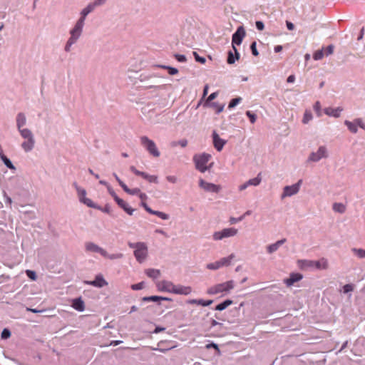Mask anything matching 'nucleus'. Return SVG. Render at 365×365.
<instances>
[{
    "label": "nucleus",
    "mask_w": 365,
    "mask_h": 365,
    "mask_svg": "<svg viewBox=\"0 0 365 365\" xmlns=\"http://www.w3.org/2000/svg\"><path fill=\"white\" fill-rule=\"evenodd\" d=\"M96 6V4H90L81 11V17L78 19L74 28L71 31V37L65 47V50L66 51L70 50V47L77 41L80 36L84 25L86 16L90 12H91Z\"/></svg>",
    "instance_id": "f257e3e1"
},
{
    "label": "nucleus",
    "mask_w": 365,
    "mask_h": 365,
    "mask_svg": "<svg viewBox=\"0 0 365 365\" xmlns=\"http://www.w3.org/2000/svg\"><path fill=\"white\" fill-rule=\"evenodd\" d=\"M235 287V282L230 280L223 283L217 284L210 287L207 290V293L210 295H215L217 294L228 293Z\"/></svg>",
    "instance_id": "f03ea898"
},
{
    "label": "nucleus",
    "mask_w": 365,
    "mask_h": 365,
    "mask_svg": "<svg viewBox=\"0 0 365 365\" xmlns=\"http://www.w3.org/2000/svg\"><path fill=\"white\" fill-rule=\"evenodd\" d=\"M210 158L211 155L207 153L195 155L193 157V160L195 163L196 168L201 173L205 172L209 168L207 164Z\"/></svg>",
    "instance_id": "7ed1b4c3"
},
{
    "label": "nucleus",
    "mask_w": 365,
    "mask_h": 365,
    "mask_svg": "<svg viewBox=\"0 0 365 365\" xmlns=\"http://www.w3.org/2000/svg\"><path fill=\"white\" fill-rule=\"evenodd\" d=\"M130 247L135 248L134 255L139 262H142L145 259L148 255V247L143 242L136 244H129Z\"/></svg>",
    "instance_id": "20e7f679"
},
{
    "label": "nucleus",
    "mask_w": 365,
    "mask_h": 365,
    "mask_svg": "<svg viewBox=\"0 0 365 365\" xmlns=\"http://www.w3.org/2000/svg\"><path fill=\"white\" fill-rule=\"evenodd\" d=\"M140 143L150 155L155 158L160 156V153L153 140L149 139L146 136H142L140 138Z\"/></svg>",
    "instance_id": "39448f33"
},
{
    "label": "nucleus",
    "mask_w": 365,
    "mask_h": 365,
    "mask_svg": "<svg viewBox=\"0 0 365 365\" xmlns=\"http://www.w3.org/2000/svg\"><path fill=\"white\" fill-rule=\"evenodd\" d=\"M245 36V31L242 26H240L236 32L232 35V45L235 53L236 59H239L240 54L235 47V45H240Z\"/></svg>",
    "instance_id": "423d86ee"
},
{
    "label": "nucleus",
    "mask_w": 365,
    "mask_h": 365,
    "mask_svg": "<svg viewBox=\"0 0 365 365\" xmlns=\"http://www.w3.org/2000/svg\"><path fill=\"white\" fill-rule=\"evenodd\" d=\"M237 234V230L234 227L225 228L213 234L215 240H220L225 237H232Z\"/></svg>",
    "instance_id": "0eeeda50"
},
{
    "label": "nucleus",
    "mask_w": 365,
    "mask_h": 365,
    "mask_svg": "<svg viewBox=\"0 0 365 365\" xmlns=\"http://www.w3.org/2000/svg\"><path fill=\"white\" fill-rule=\"evenodd\" d=\"M327 149L324 146L319 148L317 152L312 153L309 155V160L314 162H317L323 158H327Z\"/></svg>",
    "instance_id": "6e6552de"
},
{
    "label": "nucleus",
    "mask_w": 365,
    "mask_h": 365,
    "mask_svg": "<svg viewBox=\"0 0 365 365\" xmlns=\"http://www.w3.org/2000/svg\"><path fill=\"white\" fill-rule=\"evenodd\" d=\"M302 183V180H299V182L294 185L290 186H286L284 188V192L282 194V197L292 196L294 194H297L299 192L300 184Z\"/></svg>",
    "instance_id": "1a4fd4ad"
},
{
    "label": "nucleus",
    "mask_w": 365,
    "mask_h": 365,
    "mask_svg": "<svg viewBox=\"0 0 365 365\" xmlns=\"http://www.w3.org/2000/svg\"><path fill=\"white\" fill-rule=\"evenodd\" d=\"M158 290L173 293L175 284L170 281L163 280L156 284Z\"/></svg>",
    "instance_id": "9d476101"
},
{
    "label": "nucleus",
    "mask_w": 365,
    "mask_h": 365,
    "mask_svg": "<svg viewBox=\"0 0 365 365\" xmlns=\"http://www.w3.org/2000/svg\"><path fill=\"white\" fill-rule=\"evenodd\" d=\"M86 250L91 252L100 253L103 257H108L107 252L103 248L93 242H86L85 245Z\"/></svg>",
    "instance_id": "9b49d317"
},
{
    "label": "nucleus",
    "mask_w": 365,
    "mask_h": 365,
    "mask_svg": "<svg viewBox=\"0 0 365 365\" xmlns=\"http://www.w3.org/2000/svg\"><path fill=\"white\" fill-rule=\"evenodd\" d=\"M199 185L202 189L208 192H218L220 190L219 185L205 182L202 179L200 180Z\"/></svg>",
    "instance_id": "f8f14e48"
},
{
    "label": "nucleus",
    "mask_w": 365,
    "mask_h": 365,
    "mask_svg": "<svg viewBox=\"0 0 365 365\" xmlns=\"http://www.w3.org/2000/svg\"><path fill=\"white\" fill-rule=\"evenodd\" d=\"M192 292V288L189 286H182L180 284L174 286L173 293L176 294L188 295Z\"/></svg>",
    "instance_id": "ddd939ff"
},
{
    "label": "nucleus",
    "mask_w": 365,
    "mask_h": 365,
    "mask_svg": "<svg viewBox=\"0 0 365 365\" xmlns=\"http://www.w3.org/2000/svg\"><path fill=\"white\" fill-rule=\"evenodd\" d=\"M213 145L217 150L220 151L226 143V141L220 138L219 135L214 131L212 133Z\"/></svg>",
    "instance_id": "4468645a"
},
{
    "label": "nucleus",
    "mask_w": 365,
    "mask_h": 365,
    "mask_svg": "<svg viewBox=\"0 0 365 365\" xmlns=\"http://www.w3.org/2000/svg\"><path fill=\"white\" fill-rule=\"evenodd\" d=\"M87 283L96 287H103L108 284V282L102 275H97L93 281L88 282Z\"/></svg>",
    "instance_id": "2eb2a0df"
},
{
    "label": "nucleus",
    "mask_w": 365,
    "mask_h": 365,
    "mask_svg": "<svg viewBox=\"0 0 365 365\" xmlns=\"http://www.w3.org/2000/svg\"><path fill=\"white\" fill-rule=\"evenodd\" d=\"M302 279V275L299 273H292L290 274V277L284 280V283L287 286L290 287L294 284V282H297Z\"/></svg>",
    "instance_id": "dca6fc26"
},
{
    "label": "nucleus",
    "mask_w": 365,
    "mask_h": 365,
    "mask_svg": "<svg viewBox=\"0 0 365 365\" xmlns=\"http://www.w3.org/2000/svg\"><path fill=\"white\" fill-rule=\"evenodd\" d=\"M341 111H342V108H333L329 107V108H325V110H324V113L327 115L333 116L335 118L339 117Z\"/></svg>",
    "instance_id": "f3484780"
},
{
    "label": "nucleus",
    "mask_w": 365,
    "mask_h": 365,
    "mask_svg": "<svg viewBox=\"0 0 365 365\" xmlns=\"http://www.w3.org/2000/svg\"><path fill=\"white\" fill-rule=\"evenodd\" d=\"M72 307L77 311L83 312L85 309L84 302L81 298L74 299Z\"/></svg>",
    "instance_id": "a211bd4d"
},
{
    "label": "nucleus",
    "mask_w": 365,
    "mask_h": 365,
    "mask_svg": "<svg viewBox=\"0 0 365 365\" xmlns=\"http://www.w3.org/2000/svg\"><path fill=\"white\" fill-rule=\"evenodd\" d=\"M117 204L122 207L128 215H132L134 211L133 209L130 207L122 199L117 198L116 199Z\"/></svg>",
    "instance_id": "6ab92c4d"
},
{
    "label": "nucleus",
    "mask_w": 365,
    "mask_h": 365,
    "mask_svg": "<svg viewBox=\"0 0 365 365\" xmlns=\"http://www.w3.org/2000/svg\"><path fill=\"white\" fill-rule=\"evenodd\" d=\"M187 303L190 304H197L203 307H207L212 303V300L205 301L203 299H189L187 301Z\"/></svg>",
    "instance_id": "aec40b11"
},
{
    "label": "nucleus",
    "mask_w": 365,
    "mask_h": 365,
    "mask_svg": "<svg viewBox=\"0 0 365 365\" xmlns=\"http://www.w3.org/2000/svg\"><path fill=\"white\" fill-rule=\"evenodd\" d=\"M285 242H286V239H282V240L277 241V242H275L274 244L269 245L267 248V252L269 253H272V252L277 251L279 249V247L282 245H283Z\"/></svg>",
    "instance_id": "412c9836"
},
{
    "label": "nucleus",
    "mask_w": 365,
    "mask_h": 365,
    "mask_svg": "<svg viewBox=\"0 0 365 365\" xmlns=\"http://www.w3.org/2000/svg\"><path fill=\"white\" fill-rule=\"evenodd\" d=\"M34 145V139L29 138L26 141L24 142L21 145L24 150L26 152L30 151Z\"/></svg>",
    "instance_id": "4be33fe9"
},
{
    "label": "nucleus",
    "mask_w": 365,
    "mask_h": 365,
    "mask_svg": "<svg viewBox=\"0 0 365 365\" xmlns=\"http://www.w3.org/2000/svg\"><path fill=\"white\" fill-rule=\"evenodd\" d=\"M145 274L150 278L157 279L160 275V271L155 269H148L145 270Z\"/></svg>",
    "instance_id": "5701e85b"
},
{
    "label": "nucleus",
    "mask_w": 365,
    "mask_h": 365,
    "mask_svg": "<svg viewBox=\"0 0 365 365\" xmlns=\"http://www.w3.org/2000/svg\"><path fill=\"white\" fill-rule=\"evenodd\" d=\"M233 258H234V255L232 254L227 257H223V258L220 259V260H218L220 267H222L224 266L230 265L231 263V261L232 260Z\"/></svg>",
    "instance_id": "b1692460"
},
{
    "label": "nucleus",
    "mask_w": 365,
    "mask_h": 365,
    "mask_svg": "<svg viewBox=\"0 0 365 365\" xmlns=\"http://www.w3.org/2000/svg\"><path fill=\"white\" fill-rule=\"evenodd\" d=\"M334 211L339 213H344L346 211V206L340 202H335L333 204L332 207Z\"/></svg>",
    "instance_id": "393cba45"
},
{
    "label": "nucleus",
    "mask_w": 365,
    "mask_h": 365,
    "mask_svg": "<svg viewBox=\"0 0 365 365\" xmlns=\"http://www.w3.org/2000/svg\"><path fill=\"white\" fill-rule=\"evenodd\" d=\"M315 267L318 269H326L328 268V262L325 259H322L314 262Z\"/></svg>",
    "instance_id": "a878e982"
},
{
    "label": "nucleus",
    "mask_w": 365,
    "mask_h": 365,
    "mask_svg": "<svg viewBox=\"0 0 365 365\" xmlns=\"http://www.w3.org/2000/svg\"><path fill=\"white\" fill-rule=\"evenodd\" d=\"M18 128L20 129L26 124V117L23 113H19L16 118Z\"/></svg>",
    "instance_id": "bb28decb"
},
{
    "label": "nucleus",
    "mask_w": 365,
    "mask_h": 365,
    "mask_svg": "<svg viewBox=\"0 0 365 365\" xmlns=\"http://www.w3.org/2000/svg\"><path fill=\"white\" fill-rule=\"evenodd\" d=\"M232 304V301L230 299H227L225 302L217 304L215 307V309L217 311H222L225 309L227 307Z\"/></svg>",
    "instance_id": "cd10ccee"
},
{
    "label": "nucleus",
    "mask_w": 365,
    "mask_h": 365,
    "mask_svg": "<svg viewBox=\"0 0 365 365\" xmlns=\"http://www.w3.org/2000/svg\"><path fill=\"white\" fill-rule=\"evenodd\" d=\"M144 301H153L157 302L160 300L170 301L171 299L168 297H158V296H150L143 298Z\"/></svg>",
    "instance_id": "c85d7f7f"
},
{
    "label": "nucleus",
    "mask_w": 365,
    "mask_h": 365,
    "mask_svg": "<svg viewBox=\"0 0 365 365\" xmlns=\"http://www.w3.org/2000/svg\"><path fill=\"white\" fill-rule=\"evenodd\" d=\"M344 123L348 127L349 130L351 133H356L357 132L358 129H357L356 125L355 123V120H354V122L345 120Z\"/></svg>",
    "instance_id": "c756f323"
},
{
    "label": "nucleus",
    "mask_w": 365,
    "mask_h": 365,
    "mask_svg": "<svg viewBox=\"0 0 365 365\" xmlns=\"http://www.w3.org/2000/svg\"><path fill=\"white\" fill-rule=\"evenodd\" d=\"M19 130V131L21 133V136L24 138H25V139L34 138L31 132L29 129H26V128L21 129V128H20Z\"/></svg>",
    "instance_id": "7c9ffc66"
},
{
    "label": "nucleus",
    "mask_w": 365,
    "mask_h": 365,
    "mask_svg": "<svg viewBox=\"0 0 365 365\" xmlns=\"http://www.w3.org/2000/svg\"><path fill=\"white\" fill-rule=\"evenodd\" d=\"M260 175L261 174L259 173V174H258V175L256 178L249 180L247 182V185H254V186L258 185L262 180V179L260 178Z\"/></svg>",
    "instance_id": "2f4dec72"
},
{
    "label": "nucleus",
    "mask_w": 365,
    "mask_h": 365,
    "mask_svg": "<svg viewBox=\"0 0 365 365\" xmlns=\"http://www.w3.org/2000/svg\"><path fill=\"white\" fill-rule=\"evenodd\" d=\"M130 170L136 175H138V176H140L142 177L143 178H144L145 180L148 177L149 174L146 173H144V172H141V171H139L138 170H137L134 166H131L130 168Z\"/></svg>",
    "instance_id": "473e14b6"
},
{
    "label": "nucleus",
    "mask_w": 365,
    "mask_h": 365,
    "mask_svg": "<svg viewBox=\"0 0 365 365\" xmlns=\"http://www.w3.org/2000/svg\"><path fill=\"white\" fill-rule=\"evenodd\" d=\"M0 157L1 160H3L4 163L10 169L14 168L13 164L11 163V160L6 158L3 153L0 154Z\"/></svg>",
    "instance_id": "72a5a7b5"
},
{
    "label": "nucleus",
    "mask_w": 365,
    "mask_h": 365,
    "mask_svg": "<svg viewBox=\"0 0 365 365\" xmlns=\"http://www.w3.org/2000/svg\"><path fill=\"white\" fill-rule=\"evenodd\" d=\"M124 191L127 192L129 195H138L140 192V190L139 188H134V189H130L128 187V186H124Z\"/></svg>",
    "instance_id": "f704fd0d"
},
{
    "label": "nucleus",
    "mask_w": 365,
    "mask_h": 365,
    "mask_svg": "<svg viewBox=\"0 0 365 365\" xmlns=\"http://www.w3.org/2000/svg\"><path fill=\"white\" fill-rule=\"evenodd\" d=\"M352 252L360 258L365 257V250L353 248Z\"/></svg>",
    "instance_id": "c9c22d12"
},
{
    "label": "nucleus",
    "mask_w": 365,
    "mask_h": 365,
    "mask_svg": "<svg viewBox=\"0 0 365 365\" xmlns=\"http://www.w3.org/2000/svg\"><path fill=\"white\" fill-rule=\"evenodd\" d=\"M324 48H322V50L317 51L314 53L313 58L314 60L318 61V60L322 59L324 57Z\"/></svg>",
    "instance_id": "e433bc0d"
},
{
    "label": "nucleus",
    "mask_w": 365,
    "mask_h": 365,
    "mask_svg": "<svg viewBox=\"0 0 365 365\" xmlns=\"http://www.w3.org/2000/svg\"><path fill=\"white\" fill-rule=\"evenodd\" d=\"M312 118V115L311 112L309 111V110H306L304 114L302 122H303V123L306 124L309 120H311Z\"/></svg>",
    "instance_id": "4c0bfd02"
},
{
    "label": "nucleus",
    "mask_w": 365,
    "mask_h": 365,
    "mask_svg": "<svg viewBox=\"0 0 365 365\" xmlns=\"http://www.w3.org/2000/svg\"><path fill=\"white\" fill-rule=\"evenodd\" d=\"M241 101H242V98H240V97L233 98L230 102V103L228 105V108H232L235 106H236L238 103H240Z\"/></svg>",
    "instance_id": "58836bf2"
},
{
    "label": "nucleus",
    "mask_w": 365,
    "mask_h": 365,
    "mask_svg": "<svg viewBox=\"0 0 365 365\" xmlns=\"http://www.w3.org/2000/svg\"><path fill=\"white\" fill-rule=\"evenodd\" d=\"M78 195L80 199V201L82 202L83 199L86 198V192L84 189H81L78 187H76Z\"/></svg>",
    "instance_id": "ea45409f"
},
{
    "label": "nucleus",
    "mask_w": 365,
    "mask_h": 365,
    "mask_svg": "<svg viewBox=\"0 0 365 365\" xmlns=\"http://www.w3.org/2000/svg\"><path fill=\"white\" fill-rule=\"evenodd\" d=\"M83 203H84L85 205H86L88 207H93V208H98L93 202V201L89 199V198H85V199H83V201L81 202Z\"/></svg>",
    "instance_id": "a19ab883"
},
{
    "label": "nucleus",
    "mask_w": 365,
    "mask_h": 365,
    "mask_svg": "<svg viewBox=\"0 0 365 365\" xmlns=\"http://www.w3.org/2000/svg\"><path fill=\"white\" fill-rule=\"evenodd\" d=\"M220 267H221L220 265L219 261H217V262H215L210 263V264H207V268L209 269H219Z\"/></svg>",
    "instance_id": "79ce46f5"
},
{
    "label": "nucleus",
    "mask_w": 365,
    "mask_h": 365,
    "mask_svg": "<svg viewBox=\"0 0 365 365\" xmlns=\"http://www.w3.org/2000/svg\"><path fill=\"white\" fill-rule=\"evenodd\" d=\"M246 115L250 118V120L252 123H254L256 121L257 116L255 114L252 113L251 111L247 110L246 112Z\"/></svg>",
    "instance_id": "37998d69"
},
{
    "label": "nucleus",
    "mask_w": 365,
    "mask_h": 365,
    "mask_svg": "<svg viewBox=\"0 0 365 365\" xmlns=\"http://www.w3.org/2000/svg\"><path fill=\"white\" fill-rule=\"evenodd\" d=\"M334 52V46L329 45L327 48H324V53L326 56L332 54Z\"/></svg>",
    "instance_id": "c03bdc74"
},
{
    "label": "nucleus",
    "mask_w": 365,
    "mask_h": 365,
    "mask_svg": "<svg viewBox=\"0 0 365 365\" xmlns=\"http://www.w3.org/2000/svg\"><path fill=\"white\" fill-rule=\"evenodd\" d=\"M155 215L159 217L163 220H168L169 218V215L160 211H155Z\"/></svg>",
    "instance_id": "a18cd8bd"
},
{
    "label": "nucleus",
    "mask_w": 365,
    "mask_h": 365,
    "mask_svg": "<svg viewBox=\"0 0 365 365\" xmlns=\"http://www.w3.org/2000/svg\"><path fill=\"white\" fill-rule=\"evenodd\" d=\"M163 68L167 69L168 71L169 74L170 75H175L178 73V70L175 68L170 66H163Z\"/></svg>",
    "instance_id": "49530a36"
},
{
    "label": "nucleus",
    "mask_w": 365,
    "mask_h": 365,
    "mask_svg": "<svg viewBox=\"0 0 365 365\" xmlns=\"http://www.w3.org/2000/svg\"><path fill=\"white\" fill-rule=\"evenodd\" d=\"M314 109L316 111L318 116H321V104L319 101L316 102L314 106Z\"/></svg>",
    "instance_id": "de8ad7c7"
},
{
    "label": "nucleus",
    "mask_w": 365,
    "mask_h": 365,
    "mask_svg": "<svg viewBox=\"0 0 365 365\" xmlns=\"http://www.w3.org/2000/svg\"><path fill=\"white\" fill-rule=\"evenodd\" d=\"M10 336H11V332L9 329H4L2 331V332H1V338L2 339H8L10 337Z\"/></svg>",
    "instance_id": "09e8293b"
},
{
    "label": "nucleus",
    "mask_w": 365,
    "mask_h": 365,
    "mask_svg": "<svg viewBox=\"0 0 365 365\" xmlns=\"http://www.w3.org/2000/svg\"><path fill=\"white\" fill-rule=\"evenodd\" d=\"M193 55L195 56L196 61L200 62L201 63H205V58L203 57H200L197 52H193Z\"/></svg>",
    "instance_id": "8fccbe9b"
},
{
    "label": "nucleus",
    "mask_w": 365,
    "mask_h": 365,
    "mask_svg": "<svg viewBox=\"0 0 365 365\" xmlns=\"http://www.w3.org/2000/svg\"><path fill=\"white\" fill-rule=\"evenodd\" d=\"M27 276L31 279L32 280H36V273L34 271H31V270H26V272Z\"/></svg>",
    "instance_id": "3c124183"
},
{
    "label": "nucleus",
    "mask_w": 365,
    "mask_h": 365,
    "mask_svg": "<svg viewBox=\"0 0 365 365\" xmlns=\"http://www.w3.org/2000/svg\"><path fill=\"white\" fill-rule=\"evenodd\" d=\"M145 180H148L149 182L158 183V177L156 175H149Z\"/></svg>",
    "instance_id": "603ef678"
},
{
    "label": "nucleus",
    "mask_w": 365,
    "mask_h": 365,
    "mask_svg": "<svg viewBox=\"0 0 365 365\" xmlns=\"http://www.w3.org/2000/svg\"><path fill=\"white\" fill-rule=\"evenodd\" d=\"M235 58L233 56L232 52V51H229L228 57H227V63L229 64H232V63H235Z\"/></svg>",
    "instance_id": "864d4df0"
},
{
    "label": "nucleus",
    "mask_w": 365,
    "mask_h": 365,
    "mask_svg": "<svg viewBox=\"0 0 365 365\" xmlns=\"http://www.w3.org/2000/svg\"><path fill=\"white\" fill-rule=\"evenodd\" d=\"M132 289L133 290H140L143 288V282H140L138 284H133L131 286Z\"/></svg>",
    "instance_id": "5fc2aeb1"
},
{
    "label": "nucleus",
    "mask_w": 365,
    "mask_h": 365,
    "mask_svg": "<svg viewBox=\"0 0 365 365\" xmlns=\"http://www.w3.org/2000/svg\"><path fill=\"white\" fill-rule=\"evenodd\" d=\"M355 120V123L356 125V127L357 126H359L360 128H361L362 129H364L365 130V124L363 123L362 120L360 119V118H356L354 120Z\"/></svg>",
    "instance_id": "6e6d98bb"
},
{
    "label": "nucleus",
    "mask_w": 365,
    "mask_h": 365,
    "mask_svg": "<svg viewBox=\"0 0 365 365\" xmlns=\"http://www.w3.org/2000/svg\"><path fill=\"white\" fill-rule=\"evenodd\" d=\"M251 50H252V53L254 56H258L259 53L257 50V48H256V42H253L252 44H251Z\"/></svg>",
    "instance_id": "4d7b16f0"
},
{
    "label": "nucleus",
    "mask_w": 365,
    "mask_h": 365,
    "mask_svg": "<svg viewBox=\"0 0 365 365\" xmlns=\"http://www.w3.org/2000/svg\"><path fill=\"white\" fill-rule=\"evenodd\" d=\"M106 258H109V259H120V258H122L123 257V254L121 253H118V254H114V255H109L108 254V257H106Z\"/></svg>",
    "instance_id": "13d9d810"
},
{
    "label": "nucleus",
    "mask_w": 365,
    "mask_h": 365,
    "mask_svg": "<svg viewBox=\"0 0 365 365\" xmlns=\"http://www.w3.org/2000/svg\"><path fill=\"white\" fill-rule=\"evenodd\" d=\"M343 289L344 293H348L353 290V286L349 284H345L343 287Z\"/></svg>",
    "instance_id": "bf43d9fd"
},
{
    "label": "nucleus",
    "mask_w": 365,
    "mask_h": 365,
    "mask_svg": "<svg viewBox=\"0 0 365 365\" xmlns=\"http://www.w3.org/2000/svg\"><path fill=\"white\" fill-rule=\"evenodd\" d=\"M175 57L179 62H185L187 60L184 55L175 54Z\"/></svg>",
    "instance_id": "052dcab7"
},
{
    "label": "nucleus",
    "mask_w": 365,
    "mask_h": 365,
    "mask_svg": "<svg viewBox=\"0 0 365 365\" xmlns=\"http://www.w3.org/2000/svg\"><path fill=\"white\" fill-rule=\"evenodd\" d=\"M108 190L109 193L111 195V196L114 198L115 201L116 202V199L119 198V197L117 196L115 192L113 191V190L109 185H108Z\"/></svg>",
    "instance_id": "680f3d73"
},
{
    "label": "nucleus",
    "mask_w": 365,
    "mask_h": 365,
    "mask_svg": "<svg viewBox=\"0 0 365 365\" xmlns=\"http://www.w3.org/2000/svg\"><path fill=\"white\" fill-rule=\"evenodd\" d=\"M243 218H244V216H241L239 218L230 217V222L231 224H235V223L242 220Z\"/></svg>",
    "instance_id": "e2e57ef3"
},
{
    "label": "nucleus",
    "mask_w": 365,
    "mask_h": 365,
    "mask_svg": "<svg viewBox=\"0 0 365 365\" xmlns=\"http://www.w3.org/2000/svg\"><path fill=\"white\" fill-rule=\"evenodd\" d=\"M115 180L118 181L120 187L124 190V186H127L119 178L116 174H114Z\"/></svg>",
    "instance_id": "0e129e2a"
},
{
    "label": "nucleus",
    "mask_w": 365,
    "mask_h": 365,
    "mask_svg": "<svg viewBox=\"0 0 365 365\" xmlns=\"http://www.w3.org/2000/svg\"><path fill=\"white\" fill-rule=\"evenodd\" d=\"M256 27L258 30L262 31L264 28V24L262 21H256Z\"/></svg>",
    "instance_id": "69168bd1"
},
{
    "label": "nucleus",
    "mask_w": 365,
    "mask_h": 365,
    "mask_svg": "<svg viewBox=\"0 0 365 365\" xmlns=\"http://www.w3.org/2000/svg\"><path fill=\"white\" fill-rule=\"evenodd\" d=\"M166 179H167L168 181H169V182H170L172 183H175L177 182V178L175 176H173V175L167 176Z\"/></svg>",
    "instance_id": "338daca9"
},
{
    "label": "nucleus",
    "mask_w": 365,
    "mask_h": 365,
    "mask_svg": "<svg viewBox=\"0 0 365 365\" xmlns=\"http://www.w3.org/2000/svg\"><path fill=\"white\" fill-rule=\"evenodd\" d=\"M217 96V92H214L212 93H211L207 99V102H210L212 101V100H214L216 97Z\"/></svg>",
    "instance_id": "774afa93"
}]
</instances>
